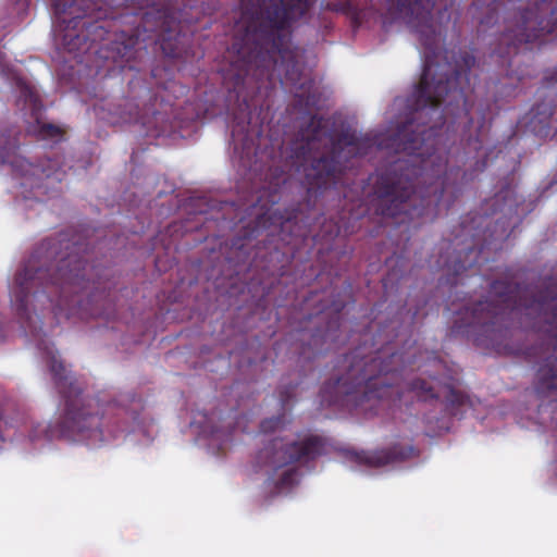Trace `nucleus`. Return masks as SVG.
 Here are the masks:
<instances>
[{
    "mask_svg": "<svg viewBox=\"0 0 557 557\" xmlns=\"http://www.w3.org/2000/svg\"><path fill=\"white\" fill-rule=\"evenodd\" d=\"M315 455H257L267 475L265 487L271 496L289 493L300 482L302 463Z\"/></svg>",
    "mask_w": 557,
    "mask_h": 557,
    "instance_id": "nucleus-1",
    "label": "nucleus"
},
{
    "mask_svg": "<svg viewBox=\"0 0 557 557\" xmlns=\"http://www.w3.org/2000/svg\"><path fill=\"white\" fill-rule=\"evenodd\" d=\"M345 462L356 468H381L401 461L407 455H344Z\"/></svg>",
    "mask_w": 557,
    "mask_h": 557,
    "instance_id": "nucleus-2",
    "label": "nucleus"
}]
</instances>
